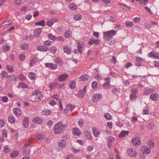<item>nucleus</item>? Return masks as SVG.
Segmentation results:
<instances>
[{
	"label": "nucleus",
	"mask_w": 159,
	"mask_h": 159,
	"mask_svg": "<svg viewBox=\"0 0 159 159\" xmlns=\"http://www.w3.org/2000/svg\"><path fill=\"white\" fill-rule=\"evenodd\" d=\"M65 125L62 122H59L56 123L53 127L54 133L56 134H58L63 133L64 130Z\"/></svg>",
	"instance_id": "f257e3e1"
},
{
	"label": "nucleus",
	"mask_w": 159,
	"mask_h": 159,
	"mask_svg": "<svg viewBox=\"0 0 159 159\" xmlns=\"http://www.w3.org/2000/svg\"><path fill=\"white\" fill-rule=\"evenodd\" d=\"M116 31L114 30H109L103 33V36L106 39H108L114 35L116 34Z\"/></svg>",
	"instance_id": "f03ea898"
},
{
	"label": "nucleus",
	"mask_w": 159,
	"mask_h": 159,
	"mask_svg": "<svg viewBox=\"0 0 159 159\" xmlns=\"http://www.w3.org/2000/svg\"><path fill=\"white\" fill-rule=\"evenodd\" d=\"M32 95L33 96L35 95L36 98L39 100L42 99L43 97L41 92L37 90L34 91L32 93Z\"/></svg>",
	"instance_id": "7ed1b4c3"
},
{
	"label": "nucleus",
	"mask_w": 159,
	"mask_h": 159,
	"mask_svg": "<svg viewBox=\"0 0 159 159\" xmlns=\"http://www.w3.org/2000/svg\"><path fill=\"white\" fill-rule=\"evenodd\" d=\"M69 75L67 73L60 75L58 77V80L59 82H62L69 78Z\"/></svg>",
	"instance_id": "20e7f679"
},
{
	"label": "nucleus",
	"mask_w": 159,
	"mask_h": 159,
	"mask_svg": "<svg viewBox=\"0 0 159 159\" xmlns=\"http://www.w3.org/2000/svg\"><path fill=\"white\" fill-rule=\"evenodd\" d=\"M102 98L101 94L99 93H97L94 94L92 97V100L93 102L100 100Z\"/></svg>",
	"instance_id": "39448f33"
},
{
	"label": "nucleus",
	"mask_w": 159,
	"mask_h": 159,
	"mask_svg": "<svg viewBox=\"0 0 159 159\" xmlns=\"http://www.w3.org/2000/svg\"><path fill=\"white\" fill-rule=\"evenodd\" d=\"M127 153L131 157H135L137 156V153L134 149L130 148L127 151Z\"/></svg>",
	"instance_id": "423d86ee"
},
{
	"label": "nucleus",
	"mask_w": 159,
	"mask_h": 159,
	"mask_svg": "<svg viewBox=\"0 0 159 159\" xmlns=\"http://www.w3.org/2000/svg\"><path fill=\"white\" fill-rule=\"evenodd\" d=\"M75 106L71 105H66V108L64 110V112L67 114L69 111H71L73 109L75 108Z\"/></svg>",
	"instance_id": "0eeeda50"
},
{
	"label": "nucleus",
	"mask_w": 159,
	"mask_h": 159,
	"mask_svg": "<svg viewBox=\"0 0 159 159\" xmlns=\"http://www.w3.org/2000/svg\"><path fill=\"white\" fill-rule=\"evenodd\" d=\"M45 66L46 67L49 68L52 70H55L57 68V66L56 64L51 63H46Z\"/></svg>",
	"instance_id": "6e6552de"
},
{
	"label": "nucleus",
	"mask_w": 159,
	"mask_h": 159,
	"mask_svg": "<svg viewBox=\"0 0 159 159\" xmlns=\"http://www.w3.org/2000/svg\"><path fill=\"white\" fill-rule=\"evenodd\" d=\"M148 55V56L150 57H153L155 58H158L159 57V54L153 51L149 53Z\"/></svg>",
	"instance_id": "1a4fd4ad"
},
{
	"label": "nucleus",
	"mask_w": 159,
	"mask_h": 159,
	"mask_svg": "<svg viewBox=\"0 0 159 159\" xmlns=\"http://www.w3.org/2000/svg\"><path fill=\"white\" fill-rule=\"evenodd\" d=\"M132 142L135 145L139 146L141 144L140 140L138 138H136L135 139H132Z\"/></svg>",
	"instance_id": "9d476101"
},
{
	"label": "nucleus",
	"mask_w": 159,
	"mask_h": 159,
	"mask_svg": "<svg viewBox=\"0 0 159 159\" xmlns=\"http://www.w3.org/2000/svg\"><path fill=\"white\" fill-rule=\"evenodd\" d=\"M13 111L14 114L17 116H20L21 114V112L20 109L18 108H14Z\"/></svg>",
	"instance_id": "9b49d317"
},
{
	"label": "nucleus",
	"mask_w": 159,
	"mask_h": 159,
	"mask_svg": "<svg viewBox=\"0 0 159 159\" xmlns=\"http://www.w3.org/2000/svg\"><path fill=\"white\" fill-rule=\"evenodd\" d=\"M37 48L39 51L42 52H46L48 50V48L43 45H39L37 47Z\"/></svg>",
	"instance_id": "f8f14e48"
},
{
	"label": "nucleus",
	"mask_w": 159,
	"mask_h": 159,
	"mask_svg": "<svg viewBox=\"0 0 159 159\" xmlns=\"http://www.w3.org/2000/svg\"><path fill=\"white\" fill-rule=\"evenodd\" d=\"M42 31L41 28H38L36 29L34 32V36L36 37L39 36Z\"/></svg>",
	"instance_id": "ddd939ff"
},
{
	"label": "nucleus",
	"mask_w": 159,
	"mask_h": 159,
	"mask_svg": "<svg viewBox=\"0 0 159 159\" xmlns=\"http://www.w3.org/2000/svg\"><path fill=\"white\" fill-rule=\"evenodd\" d=\"M33 121L35 124H41L43 123V120H41L40 118L39 117H35L33 119Z\"/></svg>",
	"instance_id": "4468645a"
},
{
	"label": "nucleus",
	"mask_w": 159,
	"mask_h": 159,
	"mask_svg": "<svg viewBox=\"0 0 159 159\" xmlns=\"http://www.w3.org/2000/svg\"><path fill=\"white\" fill-rule=\"evenodd\" d=\"M100 43V41L97 39H90L88 42L89 45H92L94 43L95 45H98Z\"/></svg>",
	"instance_id": "2eb2a0df"
},
{
	"label": "nucleus",
	"mask_w": 159,
	"mask_h": 159,
	"mask_svg": "<svg viewBox=\"0 0 159 159\" xmlns=\"http://www.w3.org/2000/svg\"><path fill=\"white\" fill-rule=\"evenodd\" d=\"M159 98V95L157 93H154L150 95V98L153 101L157 100Z\"/></svg>",
	"instance_id": "dca6fc26"
},
{
	"label": "nucleus",
	"mask_w": 159,
	"mask_h": 159,
	"mask_svg": "<svg viewBox=\"0 0 159 159\" xmlns=\"http://www.w3.org/2000/svg\"><path fill=\"white\" fill-rule=\"evenodd\" d=\"M64 52L67 54H69L71 52L70 48L67 46H65L63 47Z\"/></svg>",
	"instance_id": "f3484780"
},
{
	"label": "nucleus",
	"mask_w": 159,
	"mask_h": 159,
	"mask_svg": "<svg viewBox=\"0 0 159 159\" xmlns=\"http://www.w3.org/2000/svg\"><path fill=\"white\" fill-rule=\"evenodd\" d=\"M29 119L28 117H25L23 120V125L25 128H27L28 126Z\"/></svg>",
	"instance_id": "a211bd4d"
},
{
	"label": "nucleus",
	"mask_w": 159,
	"mask_h": 159,
	"mask_svg": "<svg viewBox=\"0 0 159 159\" xmlns=\"http://www.w3.org/2000/svg\"><path fill=\"white\" fill-rule=\"evenodd\" d=\"M7 78L10 81L14 82L17 81V78H16L14 75H8Z\"/></svg>",
	"instance_id": "6ab92c4d"
},
{
	"label": "nucleus",
	"mask_w": 159,
	"mask_h": 159,
	"mask_svg": "<svg viewBox=\"0 0 159 159\" xmlns=\"http://www.w3.org/2000/svg\"><path fill=\"white\" fill-rule=\"evenodd\" d=\"M142 149H144V152H143V154H148L150 153L151 152V150H150V148H149L148 147L144 146L142 148Z\"/></svg>",
	"instance_id": "aec40b11"
},
{
	"label": "nucleus",
	"mask_w": 159,
	"mask_h": 159,
	"mask_svg": "<svg viewBox=\"0 0 159 159\" xmlns=\"http://www.w3.org/2000/svg\"><path fill=\"white\" fill-rule=\"evenodd\" d=\"M86 137L89 139L91 140L92 139V137L90 132L86 131L84 132Z\"/></svg>",
	"instance_id": "412c9836"
},
{
	"label": "nucleus",
	"mask_w": 159,
	"mask_h": 159,
	"mask_svg": "<svg viewBox=\"0 0 159 159\" xmlns=\"http://www.w3.org/2000/svg\"><path fill=\"white\" fill-rule=\"evenodd\" d=\"M69 7L70 9H71L72 10H75L77 9V7L75 4L71 3L69 4Z\"/></svg>",
	"instance_id": "4be33fe9"
},
{
	"label": "nucleus",
	"mask_w": 159,
	"mask_h": 159,
	"mask_svg": "<svg viewBox=\"0 0 159 159\" xmlns=\"http://www.w3.org/2000/svg\"><path fill=\"white\" fill-rule=\"evenodd\" d=\"M29 44L27 43H24L20 46L21 49L22 50H26L29 47Z\"/></svg>",
	"instance_id": "5701e85b"
},
{
	"label": "nucleus",
	"mask_w": 159,
	"mask_h": 159,
	"mask_svg": "<svg viewBox=\"0 0 159 159\" xmlns=\"http://www.w3.org/2000/svg\"><path fill=\"white\" fill-rule=\"evenodd\" d=\"M128 131L124 130L121 132L119 135V137L120 138L123 137L126 134H129Z\"/></svg>",
	"instance_id": "b1692460"
},
{
	"label": "nucleus",
	"mask_w": 159,
	"mask_h": 159,
	"mask_svg": "<svg viewBox=\"0 0 159 159\" xmlns=\"http://www.w3.org/2000/svg\"><path fill=\"white\" fill-rule=\"evenodd\" d=\"M73 132V134L75 135L79 136L80 134V131L77 128H74Z\"/></svg>",
	"instance_id": "393cba45"
},
{
	"label": "nucleus",
	"mask_w": 159,
	"mask_h": 159,
	"mask_svg": "<svg viewBox=\"0 0 159 159\" xmlns=\"http://www.w3.org/2000/svg\"><path fill=\"white\" fill-rule=\"evenodd\" d=\"M29 78L31 80H34L36 77L35 73L34 72H30L28 74Z\"/></svg>",
	"instance_id": "a878e982"
},
{
	"label": "nucleus",
	"mask_w": 159,
	"mask_h": 159,
	"mask_svg": "<svg viewBox=\"0 0 159 159\" xmlns=\"http://www.w3.org/2000/svg\"><path fill=\"white\" fill-rule=\"evenodd\" d=\"M89 76L86 74L83 75L80 77V80L81 81H86L88 80Z\"/></svg>",
	"instance_id": "bb28decb"
},
{
	"label": "nucleus",
	"mask_w": 159,
	"mask_h": 159,
	"mask_svg": "<svg viewBox=\"0 0 159 159\" xmlns=\"http://www.w3.org/2000/svg\"><path fill=\"white\" fill-rule=\"evenodd\" d=\"M12 24V21L10 20L7 21H5L2 24V25L3 27H4L5 26H8V25H9Z\"/></svg>",
	"instance_id": "cd10ccee"
},
{
	"label": "nucleus",
	"mask_w": 159,
	"mask_h": 159,
	"mask_svg": "<svg viewBox=\"0 0 159 159\" xmlns=\"http://www.w3.org/2000/svg\"><path fill=\"white\" fill-rule=\"evenodd\" d=\"M69 86L71 89H74L75 86V81H71L69 83Z\"/></svg>",
	"instance_id": "c85d7f7f"
},
{
	"label": "nucleus",
	"mask_w": 159,
	"mask_h": 159,
	"mask_svg": "<svg viewBox=\"0 0 159 159\" xmlns=\"http://www.w3.org/2000/svg\"><path fill=\"white\" fill-rule=\"evenodd\" d=\"M9 121L12 124H14L15 123V118L14 117L12 116H10L8 117Z\"/></svg>",
	"instance_id": "c756f323"
},
{
	"label": "nucleus",
	"mask_w": 159,
	"mask_h": 159,
	"mask_svg": "<svg viewBox=\"0 0 159 159\" xmlns=\"http://www.w3.org/2000/svg\"><path fill=\"white\" fill-rule=\"evenodd\" d=\"M6 67L9 72L12 73L14 71V69L11 65H7Z\"/></svg>",
	"instance_id": "7c9ffc66"
},
{
	"label": "nucleus",
	"mask_w": 159,
	"mask_h": 159,
	"mask_svg": "<svg viewBox=\"0 0 159 159\" xmlns=\"http://www.w3.org/2000/svg\"><path fill=\"white\" fill-rule=\"evenodd\" d=\"M35 25H36L42 26L43 27L45 25V20H42L40 21L37 22L35 23Z\"/></svg>",
	"instance_id": "2f4dec72"
},
{
	"label": "nucleus",
	"mask_w": 159,
	"mask_h": 159,
	"mask_svg": "<svg viewBox=\"0 0 159 159\" xmlns=\"http://www.w3.org/2000/svg\"><path fill=\"white\" fill-rule=\"evenodd\" d=\"M44 135L43 133H39L36 134L35 136L36 138L38 140H41L44 137Z\"/></svg>",
	"instance_id": "473e14b6"
},
{
	"label": "nucleus",
	"mask_w": 159,
	"mask_h": 159,
	"mask_svg": "<svg viewBox=\"0 0 159 159\" xmlns=\"http://www.w3.org/2000/svg\"><path fill=\"white\" fill-rule=\"evenodd\" d=\"M92 131L94 136L96 137H97L99 134V131L97 130L95 128L93 129Z\"/></svg>",
	"instance_id": "72a5a7b5"
},
{
	"label": "nucleus",
	"mask_w": 159,
	"mask_h": 159,
	"mask_svg": "<svg viewBox=\"0 0 159 159\" xmlns=\"http://www.w3.org/2000/svg\"><path fill=\"white\" fill-rule=\"evenodd\" d=\"M136 96L134 93H132L130 95V100L132 102H134L136 100Z\"/></svg>",
	"instance_id": "f704fd0d"
},
{
	"label": "nucleus",
	"mask_w": 159,
	"mask_h": 159,
	"mask_svg": "<svg viewBox=\"0 0 159 159\" xmlns=\"http://www.w3.org/2000/svg\"><path fill=\"white\" fill-rule=\"evenodd\" d=\"M7 73L5 71H2L0 73L1 76L4 79H6V76L8 75Z\"/></svg>",
	"instance_id": "c9c22d12"
},
{
	"label": "nucleus",
	"mask_w": 159,
	"mask_h": 159,
	"mask_svg": "<svg viewBox=\"0 0 159 159\" xmlns=\"http://www.w3.org/2000/svg\"><path fill=\"white\" fill-rule=\"evenodd\" d=\"M134 25V24L132 22L127 21L125 23V25L127 27H131Z\"/></svg>",
	"instance_id": "e433bc0d"
},
{
	"label": "nucleus",
	"mask_w": 159,
	"mask_h": 159,
	"mask_svg": "<svg viewBox=\"0 0 159 159\" xmlns=\"http://www.w3.org/2000/svg\"><path fill=\"white\" fill-rule=\"evenodd\" d=\"M57 84V82H53L51 83L49 86L50 88V90H52L53 87H56Z\"/></svg>",
	"instance_id": "4c0bfd02"
},
{
	"label": "nucleus",
	"mask_w": 159,
	"mask_h": 159,
	"mask_svg": "<svg viewBox=\"0 0 159 159\" xmlns=\"http://www.w3.org/2000/svg\"><path fill=\"white\" fill-rule=\"evenodd\" d=\"M104 117L107 120H110L111 119L112 117L108 113H107L104 114Z\"/></svg>",
	"instance_id": "58836bf2"
},
{
	"label": "nucleus",
	"mask_w": 159,
	"mask_h": 159,
	"mask_svg": "<svg viewBox=\"0 0 159 159\" xmlns=\"http://www.w3.org/2000/svg\"><path fill=\"white\" fill-rule=\"evenodd\" d=\"M51 113V111L49 110L45 109L43 111V114L46 115H49Z\"/></svg>",
	"instance_id": "ea45409f"
},
{
	"label": "nucleus",
	"mask_w": 159,
	"mask_h": 159,
	"mask_svg": "<svg viewBox=\"0 0 159 159\" xmlns=\"http://www.w3.org/2000/svg\"><path fill=\"white\" fill-rule=\"evenodd\" d=\"M65 37L66 38H69L71 35V32L70 30L66 31L64 33Z\"/></svg>",
	"instance_id": "a19ab883"
},
{
	"label": "nucleus",
	"mask_w": 159,
	"mask_h": 159,
	"mask_svg": "<svg viewBox=\"0 0 159 159\" xmlns=\"http://www.w3.org/2000/svg\"><path fill=\"white\" fill-rule=\"evenodd\" d=\"M11 157L12 158H14L17 157L18 155V152L17 151H15L11 154Z\"/></svg>",
	"instance_id": "79ce46f5"
},
{
	"label": "nucleus",
	"mask_w": 159,
	"mask_h": 159,
	"mask_svg": "<svg viewBox=\"0 0 159 159\" xmlns=\"http://www.w3.org/2000/svg\"><path fill=\"white\" fill-rule=\"evenodd\" d=\"M48 38L51 40H56V37L52 33L48 34Z\"/></svg>",
	"instance_id": "37998d69"
},
{
	"label": "nucleus",
	"mask_w": 159,
	"mask_h": 159,
	"mask_svg": "<svg viewBox=\"0 0 159 159\" xmlns=\"http://www.w3.org/2000/svg\"><path fill=\"white\" fill-rule=\"evenodd\" d=\"M74 19L76 20H81L82 18V16L81 15L77 14L74 16Z\"/></svg>",
	"instance_id": "c03bdc74"
},
{
	"label": "nucleus",
	"mask_w": 159,
	"mask_h": 159,
	"mask_svg": "<svg viewBox=\"0 0 159 159\" xmlns=\"http://www.w3.org/2000/svg\"><path fill=\"white\" fill-rule=\"evenodd\" d=\"M98 84L97 82L95 81L93 82L92 84V87L93 89H95L97 88Z\"/></svg>",
	"instance_id": "a18cd8bd"
},
{
	"label": "nucleus",
	"mask_w": 159,
	"mask_h": 159,
	"mask_svg": "<svg viewBox=\"0 0 159 159\" xmlns=\"http://www.w3.org/2000/svg\"><path fill=\"white\" fill-rule=\"evenodd\" d=\"M112 92L115 94L117 95L119 93V91L118 89L113 88L112 89Z\"/></svg>",
	"instance_id": "49530a36"
},
{
	"label": "nucleus",
	"mask_w": 159,
	"mask_h": 159,
	"mask_svg": "<svg viewBox=\"0 0 159 159\" xmlns=\"http://www.w3.org/2000/svg\"><path fill=\"white\" fill-rule=\"evenodd\" d=\"M111 85L109 84V82L108 83L106 82L104 83L103 84V87L104 89H107L108 88H110L109 87Z\"/></svg>",
	"instance_id": "de8ad7c7"
},
{
	"label": "nucleus",
	"mask_w": 159,
	"mask_h": 159,
	"mask_svg": "<svg viewBox=\"0 0 159 159\" xmlns=\"http://www.w3.org/2000/svg\"><path fill=\"white\" fill-rule=\"evenodd\" d=\"M58 145L59 147L62 148H65L66 146L65 143H63L61 140L59 141L58 143Z\"/></svg>",
	"instance_id": "09e8293b"
},
{
	"label": "nucleus",
	"mask_w": 159,
	"mask_h": 159,
	"mask_svg": "<svg viewBox=\"0 0 159 159\" xmlns=\"http://www.w3.org/2000/svg\"><path fill=\"white\" fill-rule=\"evenodd\" d=\"M49 49H50L51 52L54 54L56 52L57 50L55 46L51 47Z\"/></svg>",
	"instance_id": "8fccbe9b"
},
{
	"label": "nucleus",
	"mask_w": 159,
	"mask_h": 159,
	"mask_svg": "<svg viewBox=\"0 0 159 159\" xmlns=\"http://www.w3.org/2000/svg\"><path fill=\"white\" fill-rule=\"evenodd\" d=\"M19 79L22 81L25 80L26 79V77L22 75H20L18 77Z\"/></svg>",
	"instance_id": "3c124183"
},
{
	"label": "nucleus",
	"mask_w": 159,
	"mask_h": 159,
	"mask_svg": "<svg viewBox=\"0 0 159 159\" xmlns=\"http://www.w3.org/2000/svg\"><path fill=\"white\" fill-rule=\"evenodd\" d=\"M54 61L55 63L60 64H62V61L59 58L57 57L55 59Z\"/></svg>",
	"instance_id": "603ef678"
},
{
	"label": "nucleus",
	"mask_w": 159,
	"mask_h": 159,
	"mask_svg": "<svg viewBox=\"0 0 159 159\" xmlns=\"http://www.w3.org/2000/svg\"><path fill=\"white\" fill-rule=\"evenodd\" d=\"M140 4H144L145 5L148 2V0H138Z\"/></svg>",
	"instance_id": "864d4df0"
},
{
	"label": "nucleus",
	"mask_w": 159,
	"mask_h": 159,
	"mask_svg": "<svg viewBox=\"0 0 159 159\" xmlns=\"http://www.w3.org/2000/svg\"><path fill=\"white\" fill-rule=\"evenodd\" d=\"M140 4H144L145 5L148 2V0H138Z\"/></svg>",
	"instance_id": "5fc2aeb1"
},
{
	"label": "nucleus",
	"mask_w": 159,
	"mask_h": 159,
	"mask_svg": "<svg viewBox=\"0 0 159 159\" xmlns=\"http://www.w3.org/2000/svg\"><path fill=\"white\" fill-rule=\"evenodd\" d=\"M3 49L5 51H8L10 49V47L8 45H5L3 46Z\"/></svg>",
	"instance_id": "6e6d98bb"
},
{
	"label": "nucleus",
	"mask_w": 159,
	"mask_h": 159,
	"mask_svg": "<svg viewBox=\"0 0 159 159\" xmlns=\"http://www.w3.org/2000/svg\"><path fill=\"white\" fill-rule=\"evenodd\" d=\"M149 110L148 108L146 107L145 109H144L143 110V114L144 115H147L149 113Z\"/></svg>",
	"instance_id": "4d7b16f0"
},
{
	"label": "nucleus",
	"mask_w": 159,
	"mask_h": 159,
	"mask_svg": "<svg viewBox=\"0 0 159 159\" xmlns=\"http://www.w3.org/2000/svg\"><path fill=\"white\" fill-rule=\"evenodd\" d=\"M148 145H149L151 148H153L154 147V143L151 141H149L148 143Z\"/></svg>",
	"instance_id": "13d9d810"
},
{
	"label": "nucleus",
	"mask_w": 159,
	"mask_h": 159,
	"mask_svg": "<svg viewBox=\"0 0 159 159\" xmlns=\"http://www.w3.org/2000/svg\"><path fill=\"white\" fill-rule=\"evenodd\" d=\"M115 140V139L112 137H110L108 139V142L109 143H112V142L114 141Z\"/></svg>",
	"instance_id": "bf43d9fd"
},
{
	"label": "nucleus",
	"mask_w": 159,
	"mask_h": 159,
	"mask_svg": "<svg viewBox=\"0 0 159 159\" xmlns=\"http://www.w3.org/2000/svg\"><path fill=\"white\" fill-rule=\"evenodd\" d=\"M1 98L2 101L4 102H7L8 100V98L6 96H3L1 97Z\"/></svg>",
	"instance_id": "052dcab7"
},
{
	"label": "nucleus",
	"mask_w": 159,
	"mask_h": 159,
	"mask_svg": "<svg viewBox=\"0 0 159 159\" xmlns=\"http://www.w3.org/2000/svg\"><path fill=\"white\" fill-rule=\"evenodd\" d=\"M52 42L50 40H47L44 42V44L46 46H50Z\"/></svg>",
	"instance_id": "680f3d73"
},
{
	"label": "nucleus",
	"mask_w": 159,
	"mask_h": 159,
	"mask_svg": "<svg viewBox=\"0 0 159 159\" xmlns=\"http://www.w3.org/2000/svg\"><path fill=\"white\" fill-rule=\"evenodd\" d=\"M36 60L35 59H33L30 61V67L32 66L35 64Z\"/></svg>",
	"instance_id": "e2e57ef3"
},
{
	"label": "nucleus",
	"mask_w": 159,
	"mask_h": 159,
	"mask_svg": "<svg viewBox=\"0 0 159 159\" xmlns=\"http://www.w3.org/2000/svg\"><path fill=\"white\" fill-rule=\"evenodd\" d=\"M140 20V18L139 17H135L133 19V21H134L135 22L137 23L139 22Z\"/></svg>",
	"instance_id": "0e129e2a"
},
{
	"label": "nucleus",
	"mask_w": 159,
	"mask_h": 159,
	"mask_svg": "<svg viewBox=\"0 0 159 159\" xmlns=\"http://www.w3.org/2000/svg\"><path fill=\"white\" fill-rule=\"evenodd\" d=\"M154 125L153 124H149L148 125V128L149 130H151L153 129Z\"/></svg>",
	"instance_id": "69168bd1"
},
{
	"label": "nucleus",
	"mask_w": 159,
	"mask_h": 159,
	"mask_svg": "<svg viewBox=\"0 0 159 159\" xmlns=\"http://www.w3.org/2000/svg\"><path fill=\"white\" fill-rule=\"evenodd\" d=\"M4 151L6 153L9 152L10 151V150L8 148V146H7L4 147Z\"/></svg>",
	"instance_id": "338daca9"
},
{
	"label": "nucleus",
	"mask_w": 159,
	"mask_h": 159,
	"mask_svg": "<svg viewBox=\"0 0 159 159\" xmlns=\"http://www.w3.org/2000/svg\"><path fill=\"white\" fill-rule=\"evenodd\" d=\"M151 92V90L150 89H148L147 90H146L143 93L144 95H148L149 93Z\"/></svg>",
	"instance_id": "774afa93"
}]
</instances>
